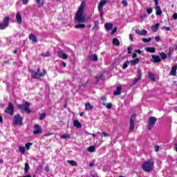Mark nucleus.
Returning <instances> with one entry per match:
<instances>
[{"mask_svg":"<svg viewBox=\"0 0 177 177\" xmlns=\"http://www.w3.org/2000/svg\"><path fill=\"white\" fill-rule=\"evenodd\" d=\"M85 9V1H82L75 15V20L77 23H85V15H84V10Z\"/></svg>","mask_w":177,"mask_h":177,"instance_id":"f257e3e1","label":"nucleus"},{"mask_svg":"<svg viewBox=\"0 0 177 177\" xmlns=\"http://www.w3.org/2000/svg\"><path fill=\"white\" fill-rule=\"evenodd\" d=\"M142 168L145 172H151L154 168V160L149 159L144 162L142 163Z\"/></svg>","mask_w":177,"mask_h":177,"instance_id":"f03ea898","label":"nucleus"},{"mask_svg":"<svg viewBox=\"0 0 177 177\" xmlns=\"http://www.w3.org/2000/svg\"><path fill=\"white\" fill-rule=\"evenodd\" d=\"M47 72L45 69H43V73H41V68H38L37 71H32L31 75L34 80H41V77H45L46 75Z\"/></svg>","mask_w":177,"mask_h":177,"instance_id":"7ed1b4c3","label":"nucleus"},{"mask_svg":"<svg viewBox=\"0 0 177 177\" xmlns=\"http://www.w3.org/2000/svg\"><path fill=\"white\" fill-rule=\"evenodd\" d=\"M30 104H31L30 102L26 101L25 104H18L17 109H19V110H21L22 113L25 111V113H27V114H30L31 113V111L30 110Z\"/></svg>","mask_w":177,"mask_h":177,"instance_id":"20e7f679","label":"nucleus"},{"mask_svg":"<svg viewBox=\"0 0 177 177\" xmlns=\"http://www.w3.org/2000/svg\"><path fill=\"white\" fill-rule=\"evenodd\" d=\"M13 124L14 125H17L19 127H21L23 125V118L20 114L17 113L16 115L14 116L13 118Z\"/></svg>","mask_w":177,"mask_h":177,"instance_id":"39448f33","label":"nucleus"},{"mask_svg":"<svg viewBox=\"0 0 177 177\" xmlns=\"http://www.w3.org/2000/svg\"><path fill=\"white\" fill-rule=\"evenodd\" d=\"M4 113L6 114H8L9 115L13 116L15 114V106H13V103L8 102V105L5 109Z\"/></svg>","mask_w":177,"mask_h":177,"instance_id":"423d86ee","label":"nucleus"},{"mask_svg":"<svg viewBox=\"0 0 177 177\" xmlns=\"http://www.w3.org/2000/svg\"><path fill=\"white\" fill-rule=\"evenodd\" d=\"M135 121H136V115L133 114L130 118V125L129 132H133V129H135Z\"/></svg>","mask_w":177,"mask_h":177,"instance_id":"0eeeda50","label":"nucleus"},{"mask_svg":"<svg viewBox=\"0 0 177 177\" xmlns=\"http://www.w3.org/2000/svg\"><path fill=\"white\" fill-rule=\"evenodd\" d=\"M156 122H157V118L153 116H151L149 118V124H148V129L149 131H151L154 125H156Z\"/></svg>","mask_w":177,"mask_h":177,"instance_id":"6e6552de","label":"nucleus"},{"mask_svg":"<svg viewBox=\"0 0 177 177\" xmlns=\"http://www.w3.org/2000/svg\"><path fill=\"white\" fill-rule=\"evenodd\" d=\"M10 21V17H5L3 21V24L0 23V30H5L9 26V21Z\"/></svg>","mask_w":177,"mask_h":177,"instance_id":"1a4fd4ad","label":"nucleus"},{"mask_svg":"<svg viewBox=\"0 0 177 177\" xmlns=\"http://www.w3.org/2000/svg\"><path fill=\"white\" fill-rule=\"evenodd\" d=\"M107 3V0H101L98 5V12L100 13L101 17H103V8Z\"/></svg>","mask_w":177,"mask_h":177,"instance_id":"9d476101","label":"nucleus"},{"mask_svg":"<svg viewBox=\"0 0 177 177\" xmlns=\"http://www.w3.org/2000/svg\"><path fill=\"white\" fill-rule=\"evenodd\" d=\"M140 80H142V69L138 68L137 78L133 81L132 85H136V84H138Z\"/></svg>","mask_w":177,"mask_h":177,"instance_id":"9b49d317","label":"nucleus"},{"mask_svg":"<svg viewBox=\"0 0 177 177\" xmlns=\"http://www.w3.org/2000/svg\"><path fill=\"white\" fill-rule=\"evenodd\" d=\"M33 135H41L42 133V128L39 124H35Z\"/></svg>","mask_w":177,"mask_h":177,"instance_id":"f8f14e48","label":"nucleus"},{"mask_svg":"<svg viewBox=\"0 0 177 177\" xmlns=\"http://www.w3.org/2000/svg\"><path fill=\"white\" fill-rule=\"evenodd\" d=\"M58 57L60 59H63V60H67V59H68V56L67 55V54L64 53L63 51L58 52Z\"/></svg>","mask_w":177,"mask_h":177,"instance_id":"ddd939ff","label":"nucleus"},{"mask_svg":"<svg viewBox=\"0 0 177 177\" xmlns=\"http://www.w3.org/2000/svg\"><path fill=\"white\" fill-rule=\"evenodd\" d=\"M152 59L154 63H160L161 62V58H160V56L152 55Z\"/></svg>","mask_w":177,"mask_h":177,"instance_id":"4468645a","label":"nucleus"},{"mask_svg":"<svg viewBox=\"0 0 177 177\" xmlns=\"http://www.w3.org/2000/svg\"><path fill=\"white\" fill-rule=\"evenodd\" d=\"M155 10H156V16H161L162 15V10H161V7H160V6H156Z\"/></svg>","mask_w":177,"mask_h":177,"instance_id":"2eb2a0df","label":"nucleus"},{"mask_svg":"<svg viewBox=\"0 0 177 177\" xmlns=\"http://www.w3.org/2000/svg\"><path fill=\"white\" fill-rule=\"evenodd\" d=\"M16 19L18 24H21V23H23V19H21V14H20V12L17 13Z\"/></svg>","mask_w":177,"mask_h":177,"instance_id":"dca6fc26","label":"nucleus"},{"mask_svg":"<svg viewBox=\"0 0 177 177\" xmlns=\"http://www.w3.org/2000/svg\"><path fill=\"white\" fill-rule=\"evenodd\" d=\"M73 127H76L77 129H80V128H82V124H81V122H80V121L75 120L73 121Z\"/></svg>","mask_w":177,"mask_h":177,"instance_id":"f3484780","label":"nucleus"},{"mask_svg":"<svg viewBox=\"0 0 177 177\" xmlns=\"http://www.w3.org/2000/svg\"><path fill=\"white\" fill-rule=\"evenodd\" d=\"M122 89V87L121 86L117 87L116 91L113 92L114 96H118V95H121V90Z\"/></svg>","mask_w":177,"mask_h":177,"instance_id":"a211bd4d","label":"nucleus"},{"mask_svg":"<svg viewBox=\"0 0 177 177\" xmlns=\"http://www.w3.org/2000/svg\"><path fill=\"white\" fill-rule=\"evenodd\" d=\"M160 27V24L156 23L155 25L151 26V30L153 32H157L158 31V28Z\"/></svg>","mask_w":177,"mask_h":177,"instance_id":"6ab92c4d","label":"nucleus"},{"mask_svg":"<svg viewBox=\"0 0 177 177\" xmlns=\"http://www.w3.org/2000/svg\"><path fill=\"white\" fill-rule=\"evenodd\" d=\"M176 70H177V65L173 66L170 71L171 75H174V77H175L176 75Z\"/></svg>","mask_w":177,"mask_h":177,"instance_id":"aec40b11","label":"nucleus"},{"mask_svg":"<svg viewBox=\"0 0 177 177\" xmlns=\"http://www.w3.org/2000/svg\"><path fill=\"white\" fill-rule=\"evenodd\" d=\"M29 39H30V41H32V42H35V43L38 42V39H37V36H35L33 34H30L29 35Z\"/></svg>","mask_w":177,"mask_h":177,"instance_id":"412c9836","label":"nucleus"},{"mask_svg":"<svg viewBox=\"0 0 177 177\" xmlns=\"http://www.w3.org/2000/svg\"><path fill=\"white\" fill-rule=\"evenodd\" d=\"M146 52H149V53H156V48L154 47H147L145 48Z\"/></svg>","mask_w":177,"mask_h":177,"instance_id":"4be33fe9","label":"nucleus"},{"mask_svg":"<svg viewBox=\"0 0 177 177\" xmlns=\"http://www.w3.org/2000/svg\"><path fill=\"white\" fill-rule=\"evenodd\" d=\"M105 29L106 31H109L110 30H113V24L111 23H106L104 25Z\"/></svg>","mask_w":177,"mask_h":177,"instance_id":"5701e85b","label":"nucleus"},{"mask_svg":"<svg viewBox=\"0 0 177 177\" xmlns=\"http://www.w3.org/2000/svg\"><path fill=\"white\" fill-rule=\"evenodd\" d=\"M85 109L87 111H89L90 110H93V106L91 105L90 102H87L85 104Z\"/></svg>","mask_w":177,"mask_h":177,"instance_id":"b1692460","label":"nucleus"},{"mask_svg":"<svg viewBox=\"0 0 177 177\" xmlns=\"http://www.w3.org/2000/svg\"><path fill=\"white\" fill-rule=\"evenodd\" d=\"M35 2L39 8H42V6H44V3H45V0H35Z\"/></svg>","mask_w":177,"mask_h":177,"instance_id":"393cba45","label":"nucleus"},{"mask_svg":"<svg viewBox=\"0 0 177 177\" xmlns=\"http://www.w3.org/2000/svg\"><path fill=\"white\" fill-rule=\"evenodd\" d=\"M148 77L149 80H151V81L156 82V76H154V74H153V73L149 72L148 74Z\"/></svg>","mask_w":177,"mask_h":177,"instance_id":"a878e982","label":"nucleus"},{"mask_svg":"<svg viewBox=\"0 0 177 177\" xmlns=\"http://www.w3.org/2000/svg\"><path fill=\"white\" fill-rule=\"evenodd\" d=\"M99 27V21H94V26L92 28V31H96Z\"/></svg>","mask_w":177,"mask_h":177,"instance_id":"bb28decb","label":"nucleus"},{"mask_svg":"<svg viewBox=\"0 0 177 177\" xmlns=\"http://www.w3.org/2000/svg\"><path fill=\"white\" fill-rule=\"evenodd\" d=\"M131 66H136L139 63V58H135L130 62Z\"/></svg>","mask_w":177,"mask_h":177,"instance_id":"cd10ccee","label":"nucleus"},{"mask_svg":"<svg viewBox=\"0 0 177 177\" xmlns=\"http://www.w3.org/2000/svg\"><path fill=\"white\" fill-rule=\"evenodd\" d=\"M113 44L115 46H120V40H118V39H117V38H113Z\"/></svg>","mask_w":177,"mask_h":177,"instance_id":"c85d7f7f","label":"nucleus"},{"mask_svg":"<svg viewBox=\"0 0 177 177\" xmlns=\"http://www.w3.org/2000/svg\"><path fill=\"white\" fill-rule=\"evenodd\" d=\"M85 24H79L75 26V28H85Z\"/></svg>","mask_w":177,"mask_h":177,"instance_id":"c756f323","label":"nucleus"},{"mask_svg":"<svg viewBox=\"0 0 177 177\" xmlns=\"http://www.w3.org/2000/svg\"><path fill=\"white\" fill-rule=\"evenodd\" d=\"M67 162L68 164H71V165H72V167H77V165H78L77 162H75L74 160H67Z\"/></svg>","mask_w":177,"mask_h":177,"instance_id":"7c9ffc66","label":"nucleus"},{"mask_svg":"<svg viewBox=\"0 0 177 177\" xmlns=\"http://www.w3.org/2000/svg\"><path fill=\"white\" fill-rule=\"evenodd\" d=\"M24 171L26 174H28V171H30V165L27 162L25 163Z\"/></svg>","mask_w":177,"mask_h":177,"instance_id":"2f4dec72","label":"nucleus"},{"mask_svg":"<svg viewBox=\"0 0 177 177\" xmlns=\"http://www.w3.org/2000/svg\"><path fill=\"white\" fill-rule=\"evenodd\" d=\"M103 106H104L105 107H106V109L110 110V109H111L113 107V104H111V103H104Z\"/></svg>","mask_w":177,"mask_h":177,"instance_id":"473e14b6","label":"nucleus"},{"mask_svg":"<svg viewBox=\"0 0 177 177\" xmlns=\"http://www.w3.org/2000/svg\"><path fill=\"white\" fill-rule=\"evenodd\" d=\"M45 118H46V113H41L40 116L39 118V120L40 121H42V120H45Z\"/></svg>","mask_w":177,"mask_h":177,"instance_id":"72a5a7b5","label":"nucleus"},{"mask_svg":"<svg viewBox=\"0 0 177 177\" xmlns=\"http://www.w3.org/2000/svg\"><path fill=\"white\" fill-rule=\"evenodd\" d=\"M95 147L94 146H90L88 148V151H89V153H95Z\"/></svg>","mask_w":177,"mask_h":177,"instance_id":"f704fd0d","label":"nucleus"},{"mask_svg":"<svg viewBox=\"0 0 177 177\" xmlns=\"http://www.w3.org/2000/svg\"><path fill=\"white\" fill-rule=\"evenodd\" d=\"M162 60H165V59H167V54H165V53L162 52L160 53H159Z\"/></svg>","mask_w":177,"mask_h":177,"instance_id":"c9c22d12","label":"nucleus"},{"mask_svg":"<svg viewBox=\"0 0 177 177\" xmlns=\"http://www.w3.org/2000/svg\"><path fill=\"white\" fill-rule=\"evenodd\" d=\"M70 138H71L70 134H63L61 136V139H70Z\"/></svg>","mask_w":177,"mask_h":177,"instance_id":"e433bc0d","label":"nucleus"},{"mask_svg":"<svg viewBox=\"0 0 177 177\" xmlns=\"http://www.w3.org/2000/svg\"><path fill=\"white\" fill-rule=\"evenodd\" d=\"M19 151H20V153H21V154H25L26 153V147L20 146Z\"/></svg>","mask_w":177,"mask_h":177,"instance_id":"4c0bfd02","label":"nucleus"},{"mask_svg":"<svg viewBox=\"0 0 177 177\" xmlns=\"http://www.w3.org/2000/svg\"><path fill=\"white\" fill-rule=\"evenodd\" d=\"M132 50H133V48L132 47V46H129L127 48V52L129 55H131L132 53Z\"/></svg>","mask_w":177,"mask_h":177,"instance_id":"58836bf2","label":"nucleus"},{"mask_svg":"<svg viewBox=\"0 0 177 177\" xmlns=\"http://www.w3.org/2000/svg\"><path fill=\"white\" fill-rule=\"evenodd\" d=\"M91 60H93V62H97V55L94 54V55L91 57Z\"/></svg>","mask_w":177,"mask_h":177,"instance_id":"ea45409f","label":"nucleus"},{"mask_svg":"<svg viewBox=\"0 0 177 177\" xmlns=\"http://www.w3.org/2000/svg\"><path fill=\"white\" fill-rule=\"evenodd\" d=\"M128 64H129V61H126L124 64H123V69L125 70V68H128Z\"/></svg>","mask_w":177,"mask_h":177,"instance_id":"a19ab883","label":"nucleus"},{"mask_svg":"<svg viewBox=\"0 0 177 177\" xmlns=\"http://www.w3.org/2000/svg\"><path fill=\"white\" fill-rule=\"evenodd\" d=\"M150 41H151V37L142 39V42H145V44H147V42H150Z\"/></svg>","mask_w":177,"mask_h":177,"instance_id":"79ce46f5","label":"nucleus"},{"mask_svg":"<svg viewBox=\"0 0 177 177\" xmlns=\"http://www.w3.org/2000/svg\"><path fill=\"white\" fill-rule=\"evenodd\" d=\"M147 13H148V15H151V13H153V8H147Z\"/></svg>","mask_w":177,"mask_h":177,"instance_id":"37998d69","label":"nucleus"},{"mask_svg":"<svg viewBox=\"0 0 177 177\" xmlns=\"http://www.w3.org/2000/svg\"><path fill=\"white\" fill-rule=\"evenodd\" d=\"M42 56H44V57H50V53H49V51H47L46 54H42Z\"/></svg>","mask_w":177,"mask_h":177,"instance_id":"c03bdc74","label":"nucleus"},{"mask_svg":"<svg viewBox=\"0 0 177 177\" xmlns=\"http://www.w3.org/2000/svg\"><path fill=\"white\" fill-rule=\"evenodd\" d=\"M26 147L28 149V150H30V146H32V142H28L26 144Z\"/></svg>","mask_w":177,"mask_h":177,"instance_id":"a18cd8bd","label":"nucleus"},{"mask_svg":"<svg viewBox=\"0 0 177 177\" xmlns=\"http://www.w3.org/2000/svg\"><path fill=\"white\" fill-rule=\"evenodd\" d=\"M162 30H166V31H171V27H169V26H163Z\"/></svg>","mask_w":177,"mask_h":177,"instance_id":"49530a36","label":"nucleus"},{"mask_svg":"<svg viewBox=\"0 0 177 177\" xmlns=\"http://www.w3.org/2000/svg\"><path fill=\"white\" fill-rule=\"evenodd\" d=\"M140 35H147V30L143 29V30L141 31Z\"/></svg>","mask_w":177,"mask_h":177,"instance_id":"de8ad7c7","label":"nucleus"},{"mask_svg":"<svg viewBox=\"0 0 177 177\" xmlns=\"http://www.w3.org/2000/svg\"><path fill=\"white\" fill-rule=\"evenodd\" d=\"M102 133L103 134V136H104L105 138H110V134H109V133H106V132H104V131H103Z\"/></svg>","mask_w":177,"mask_h":177,"instance_id":"09e8293b","label":"nucleus"},{"mask_svg":"<svg viewBox=\"0 0 177 177\" xmlns=\"http://www.w3.org/2000/svg\"><path fill=\"white\" fill-rule=\"evenodd\" d=\"M122 3L123 4V6H128V2H127V0H122Z\"/></svg>","mask_w":177,"mask_h":177,"instance_id":"8fccbe9b","label":"nucleus"},{"mask_svg":"<svg viewBox=\"0 0 177 177\" xmlns=\"http://www.w3.org/2000/svg\"><path fill=\"white\" fill-rule=\"evenodd\" d=\"M5 64H10V62L9 61H3L2 63V66L3 67Z\"/></svg>","mask_w":177,"mask_h":177,"instance_id":"3c124183","label":"nucleus"},{"mask_svg":"<svg viewBox=\"0 0 177 177\" xmlns=\"http://www.w3.org/2000/svg\"><path fill=\"white\" fill-rule=\"evenodd\" d=\"M161 38L160 37V36H156L155 37V40L156 41V42H160Z\"/></svg>","mask_w":177,"mask_h":177,"instance_id":"603ef678","label":"nucleus"},{"mask_svg":"<svg viewBox=\"0 0 177 177\" xmlns=\"http://www.w3.org/2000/svg\"><path fill=\"white\" fill-rule=\"evenodd\" d=\"M154 147H155V151H160V146L156 145Z\"/></svg>","mask_w":177,"mask_h":177,"instance_id":"864d4df0","label":"nucleus"},{"mask_svg":"<svg viewBox=\"0 0 177 177\" xmlns=\"http://www.w3.org/2000/svg\"><path fill=\"white\" fill-rule=\"evenodd\" d=\"M23 5H27L28 3V0H22Z\"/></svg>","mask_w":177,"mask_h":177,"instance_id":"5fc2aeb1","label":"nucleus"},{"mask_svg":"<svg viewBox=\"0 0 177 177\" xmlns=\"http://www.w3.org/2000/svg\"><path fill=\"white\" fill-rule=\"evenodd\" d=\"M132 57L133 59H136V57H138V54H136V53H133L132 55Z\"/></svg>","mask_w":177,"mask_h":177,"instance_id":"6e6d98bb","label":"nucleus"},{"mask_svg":"<svg viewBox=\"0 0 177 177\" xmlns=\"http://www.w3.org/2000/svg\"><path fill=\"white\" fill-rule=\"evenodd\" d=\"M173 19H174V20H177V13L176 12H175L173 15Z\"/></svg>","mask_w":177,"mask_h":177,"instance_id":"4d7b16f0","label":"nucleus"},{"mask_svg":"<svg viewBox=\"0 0 177 177\" xmlns=\"http://www.w3.org/2000/svg\"><path fill=\"white\" fill-rule=\"evenodd\" d=\"M114 32H117V28H114L112 30L111 34L113 35V34H114Z\"/></svg>","mask_w":177,"mask_h":177,"instance_id":"13d9d810","label":"nucleus"},{"mask_svg":"<svg viewBox=\"0 0 177 177\" xmlns=\"http://www.w3.org/2000/svg\"><path fill=\"white\" fill-rule=\"evenodd\" d=\"M129 39H130V41H131V42H133V36L132 35V34L129 35Z\"/></svg>","mask_w":177,"mask_h":177,"instance_id":"bf43d9fd","label":"nucleus"},{"mask_svg":"<svg viewBox=\"0 0 177 177\" xmlns=\"http://www.w3.org/2000/svg\"><path fill=\"white\" fill-rule=\"evenodd\" d=\"M141 32H142V31H140V30H139V29H137V30H136V34H138V35H140Z\"/></svg>","mask_w":177,"mask_h":177,"instance_id":"052dcab7","label":"nucleus"},{"mask_svg":"<svg viewBox=\"0 0 177 177\" xmlns=\"http://www.w3.org/2000/svg\"><path fill=\"white\" fill-rule=\"evenodd\" d=\"M135 52H136V53H138V55H140V53H142V50H139V49L138 50H136Z\"/></svg>","mask_w":177,"mask_h":177,"instance_id":"680f3d73","label":"nucleus"},{"mask_svg":"<svg viewBox=\"0 0 177 177\" xmlns=\"http://www.w3.org/2000/svg\"><path fill=\"white\" fill-rule=\"evenodd\" d=\"M88 167H95V163H93V162H90L89 164H88Z\"/></svg>","mask_w":177,"mask_h":177,"instance_id":"e2e57ef3","label":"nucleus"},{"mask_svg":"<svg viewBox=\"0 0 177 177\" xmlns=\"http://www.w3.org/2000/svg\"><path fill=\"white\" fill-rule=\"evenodd\" d=\"M45 171H46V172H49V166L45 167Z\"/></svg>","mask_w":177,"mask_h":177,"instance_id":"0e129e2a","label":"nucleus"},{"mask_svg":"<svg viewBox=\"0 0 177 177\" xmlns=\"http://www.w3.org/2000/svg\"><path fill=\"white\" fill-rule=\"evenodd\" d=\"M155 2L156 6H158V0H153Z\"/></svg>","mask_w":177,"mask_h":177,"instance_id":"69168bd1","label":"nucleus"},{"mask_svg":"<svg viewBox=\"0 0 177 177\" xmlns=\"http://www.w3.org/2000/svg\"><path fill=\"white\" fill-rule=\"evenodd\" d=\"M101 100H102L103 102H106V97H102Z\"/></svg>","mask_w":177,"mask_h":177,"instance_id":"338daca9","label":"nucleus"},{"mask_svg":"<svg viewBox=\"0 0 177 177\" xmlns=\"http://www.w3.org/2000/svg\"><path fill=\"white\" fill-rule=\"evenodd\" d=\"M62 66H63L64 67H66V66H67V64H66V62H62Z\"/></svg>","mask_w":177,"mask_h":177,"instance_id":"774afa93","label":"nucleus"}]
</instances>
